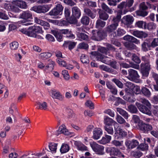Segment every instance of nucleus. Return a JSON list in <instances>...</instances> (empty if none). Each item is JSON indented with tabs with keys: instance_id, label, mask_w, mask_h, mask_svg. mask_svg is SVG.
Here are the masks:
<instances>
[{
	"instance_id": "1",
	"label": "nucleus",
	"mask_w": 158,
	"mask_h": 158,
	"mask_svg": "<svg viewBox=\"0 0 158 158\" xmlns=\"http://www.w3.org/2000/svg\"><path fill=\"white\" fill-rule=\"evenodd\" d=\"M118 24L117 23H112L106 27V31L109 35L110 37L112 39H115L117 37L120 36L125 33V31L123 29L118 28L116 30Z\"/></svg>"
},
{
	"instance_id": "2",
	"label": "nucleus",
	"mask_w": 158,
	"mask_h": 158,
	"mask_svg": "<svg viewBox=\"0 0 158 158\" xmlns=\"http://www.w3.org/2000/svg\"><path fill=\"white\" fill-rule=\"evenodd\" d=\"M106 152L110 153V155L116 156L118 157L124 158V156L122 153L120 151L114 147H107L106 148Z\"/></svg>"
},
{
	"instance_id": "3",
	"label": "nucleus",
	"mask_w": 158,
	"mask_h": 158,
	"mask_svg": "<svg viewBox=\"0 0 158 158\" xmlns=\"http://www.w3.org/2000/svg\"><path fill=\"white\" fill-rule=\"evenodd\" d=\"M90 145L96 154L100 155H102L104 154V147L103 146L99 145L94 142L91 143Z\"/></svg>"
},
{
	"instance_id": "4",
	"label": "nucleus",
	"mask_w": 158,
	"mask_h": 158,
	"mask_svg": "<svg viewBox=\"0 0 158 158\" xmlns=\"http://www.w3.org/2000/svg\"><path fill=\"white\" fill-rule=\"evenodd\" d=\"M91 54L95 56L98 60L105 64H108L110 63V60L109 58L104 56L100 53L96 52H91Z\"/></svg>"
},
{
	"instance_id": "5",
	"label": "nucleus",
	"mask_w": 158,
	"mask_h": 158,
	"mask_svg": "<svg viewBox=\"0 0 158 158\" xmlns=\"http://www.w3.org/2000/svg\"><path fill=\"white\" fill-rule=\"evenodd\" d=\"M19 18L23 19V20L21 21L22 23H24L26 22L29 19L32 18V15L31 13L29 10H26L23 11L19 15Z\"/></svg>"
},
{
	"instance_id": "6",
	"label": "nucleus",
	"mask_w": 158,
	"mask_h": 158,
	"mask_svg": "<svg viewBox=\"0 0 158 158\" xmlns=\"http://www.w3.org/2000/svg\"><path fill=\"white\" fill-rule=\"evenodd\" d=\"M140 67L143 76L144 77H147L149 73L148 71L150 69V63H142Z\"/></svg>"
},
{
	"instance_id": "7",
	"label": "nucleus",
	"mask_w": 158,
	"mask_h": 158,
	"mask_svg": "<svg viewBox=\"0 0 158 158\" xmlns=\"http://www.w3.org/2000/svg\"><path fill=\"white\" fill-rule=\"evenodd\" d=\"M135 105L137 107L139 110L142 113L150 115L151 114V112L149 109L144 105L141 104L140 103L136 102Z\"/></svg>"
},
{
	"instance_id": "8",
	"label": "nucleus",
	"mask_w": 158,
	"mask_h": 158,
	"mask_svg": "<svg viewBox=\"0 0 158 158\" xmlns=\"http://www.w3.org/2000/svg\"><path fill=\"white\" fill-rule=\"evenodd\" d=\"M32 9L37 13H45L49 10V7L47 5L35 6L32 7Z\"/></svg>"
},
{
	"instance_id": "9",
	"label": "nucleus",
	"mask_w": 158,
	"mask_h": 158,
	"mask_svg": "<svg viewBox=\"0 0 158 158\" xmlns=\"http://www.w3.org/2000/svg\"><path fill=\"white\" fill-rule=\"evenodd\" d=\"M134 20V18L132 16L128 15L124 16L123 18L122 21L124 24L128 26L131 24Z\"/></svg>"
},
{
	"instance_id": "10",
	"label": "nucleus",
	"mask_w": 158,
	"mask_h": 158,
	"mask_svg": "<svg viewBox=\"0 0 158 158\" xmlns=\"http://www.w3.org/2000/svg\"><path fill=\"white\" fill-rule=\"evenodd\" d=\"M125 144L127 149H131L137 146L139 143L138 141L135 139L127 140Z\"/></svg>"
},
{
	"instance_id": "11",
	"label": "nucleus",
	"mask_w": 158,
	"mask_h": 158,
	"mask_svg": "<svg viewBox=\"0 0 158 158\" xmlns=\"http://www.w3.org/2000/svg\"><path fill=\"white\" fill-rule=\"evenodd\" d=\"M92 33V35L91 36V38L93 40L96 41H100L102 39L103 35L101 31L93 30Z\"/></svg>"
},
{
	"instance_id": "12",
	"label": "nucleus",
	"mask_w": 158,
	"mask_h": 158,
	"mask_svg": "<svg viewBox=\"0 0 158 158\" xmlns=\"http://www.w3.org/2000/svg\"><path fill=\"white\" fill-rule=\"evenodd\" d=\"M34 21L37 23L43 26L45 30L48 29L50 27V25L48 23L36 17H35Z\"/></svg>"
},
{
	"instance_id": "13",
	"label": "nucleus",
	"mask_w": 158,
	"mask_h": 158,
	"mask_svg": "<svg viewBox=\"0 0 158 158\" xmlns=\"http://www.w3.org/2000/svg\"><path fill=\"white\" fill-rule=\"evenodd\" d=\"M61 134H63L65 135H70V132L66 128L65 126L62 125L59 128L58 130L56 131V134L57 135Z\"/></svg>"
},
{
	"instance_id": "14",
	"label": "nucleus",
	"mask_w": 158,
	"mask_h": 158,
	"mask_svg": "<svg viewBox=\"0 0 158 158\" xmlns=\"http://www.w3.org/2000/svg\"><path fill=\"white\" fill-rule=\"evenodd\" d=\"M102 134V131L100 128H95L93 131V138L95 139H99Z\"/></svg>"
},
{
	"instance_id": "15",
	"label": "nucleus",
	"mask_w": 158,
	"mask_h": 158,
	"mask_svg": "<svg viewBox=\"0 0 158 158\" xmlns=\"http://www.w3.org/2000/svg\"><path fill=\"white\" fill-rule=\"evenodd\" d=\"M139 127L140 130L144 132L150 131L152 129V127L151 125L143 123H139Z\"/></svg>"
},
{
	"instance_id": "16",
	"label": "nucleus",
	"mask_w": 158,
	"mask_h": 158,
	"mask_svg": "<svg viewBox=\"0 0 158 158\" xmlns=\"http://www.w3.org/2000/svg\"><path fill=\"white\" fill-rule=\"evenodd\" d=\"M48 64L44 69V71L46 72H51L54 69L55 64V62L51 59H49L48 60Z\"/></svg>"
},
{
	"instance_id": "17",
	"label": "nucleus",
	"mask_w": 158,
	"mask_h": 158,
	"mask_svg": "<svg viewBox=\"0 0 158 158\" xmlns=\"http://www.w3.org/2000/svg\"><path fill=\"white\" fill-rule=\"evenodd\" d=\"M104 123L108 126L111 125L112 124H114V127L118 125L117 122L107 116H105L104 117Z\"/></svg>"
},
{
	"instance_id": "18",
	"label": "nucleus",
	"mask_w": 158,
	"mask_h": 158,
	"mask_svg": "<svg viewBox=\"0 0 158 158\" xmlns=\"http://www.w3.org/2000/svg\"><path fill=\"white\" fill-rule=\"evenodd\" d=\"M129 77L127 78L129 79H137L139 78V75L137 71L135 70L130 69L128 70Z\"/></svg>"
},
{
	"instance_id": "19",
	"label": "nucleus",
	"mask_w": 158,
	"mask_h": 158,
	"mask_svg": "<svg viewBox=\"0 0 158 158\" xmlns=\"http://www.w3.org/2000/svg\"><path fill=\"white\" fill-rule=\"evenodd\" d=\"M72 16L77 18H79L81 15V11L77 6H75L72 8Z\"/></svg>"
},
{
	"instance_id": "20",
	"label": "nucleus",
	"mask_w": 158,
	"mask_h": 158,
	"mask_svg": "<svg viewBox=\"0 0 158 158\" xmlns=\"http://www.w3.org/2000/svg\"><path fill=\"white\" fill-rule=\"evenodd\" d=\"M84 12L86 15L88 16L92 19H94L96 17L95 12H93L89 8H85L84 10Z\"/></svg>"
},
{
	"instance_id": "21",
	"label": "nucleus",
	"mask_w": 158,
	"mask_h": 158,
	"mask_svg": "<svg viewBox=\"0 0 158 158\" xmlns=\"http://www.w3.org/2000/svg\"><path fill=\"white\" fill-rule=\"evenodd\" d=\"M132 34L134 36L139 38H145L148 36V35L145 32L137 30L133 31Z\"/></svg>"
},
{
	"instance_id": "22",
	"label": "nucleus",
	"mask_w": 158,
	"mask_h": 158,
	"mask_svg": "<svg viewBox=\"0 0 158 158\" xmlns=\"http://www.w3.org/2000/svg\"><path fill=\"white\" fill-rule=\"evenodd\" d=\"M121 65L122 67L125 68L132 67L136 69H139V65L135 64L131 62H129V64L126 63H123L121 64Z\"/></svg>"
},
{
	"instance_id": "23",
	"label": "nucleus",
	"mask_w": 158,
	"mask_h": 158,
	"mask_svg": "<svg viewBox=\"0 0 158 158\" xmlns=\"http://www.w3.org/2000/svg\"><path fill=\"white\" fill-rule=\"evenodd\" d=\"M15 4L21 9H26L27 7L26 2L22 0H18L15 1Z\"/></svg>"
},
{
	"instance_id": "24",
	"label": "nucleus",
	"mask_w": 158,
	"mask_h": 158,
	"mask_svg": "<svg viewBox=\"0 0 158 158\" xmlns=\"http://www.w3.org/2000/svg\"><path fill=\"white\" fill-rule=\"evenodd\" d=\"M124 40L127 41L129 42H131L132 43H135L136 44H138L140 43L139 40H137L135 37L130 35H127L123 37Z\"/></svg>"
},
{
	"instance_id": "25",
	"label": "nucleus",
	"mask_w": 158,
	"mask_h": 158,
	"mask_svg": "<svg viewBox=\"0 0 158 158\" xmlns=\"http://www.w3.org/2000/svg\"><path fill=\"white\" fill-rule=\"evenodd\" d=\"M111 137L110 135H106L105 137H103L102 139L99 141V143L102 144H106L110 142L111 140Z\"/></svg>"
},
{
	"instance_id": "26",
	"label": "nucleus",
	"mask_w": 158,
	"mask_h": 158,
	"mask_svg": "<svg viewBox=\"0 0 158 158\" xmlns=\"http://www.w3.org/2000/svg\"><path fill=\"white\" fill-rule=\"evenodd\" d=\"M51 93V96L52 98L58 99L60 100H62L63 97L62 95L59 92H56V91L54 90H52Z\"/></svg>"
},
{
	"instance_id": "27",
	"label": "nucleus",
	"mask_w": 158,
	"mask_h": 158,
	"mask_svg": "<svg viewBox=\"0 0 158 158\" xmlns=\"http://www.w3.org/2000/svg\"><path fill=\"white\" fill-rule=\"evenodd\" d=\"M115 132H116L117 133H118L119 135L123 137L126 136L127 135L126 132L124 131L122 129L120 128V127L119 126L115 127H114Z\"/></svg>"
},
{
	"instance_id": "28",
	"label": "nucleus",
	"mask_w": 158,
	"mask_h": 158,
	"mask_svg": "<svg viewBox=\"0 0 158 158\" xmlns=\"http://www.w3.org/2000/svg\"><path fill=\"white\" fill-rule=\"evenodd\" d=\"M146 4L147 6L144 2L140 3L139 6V9L145 10H147L148 8H151V5L149 2H147Z\"/></svg>"
},
{
	"instance_id": "29",
	"label": "nucleus",
	"mask_w": 158,
	"mask_h": 158,
	"mask_svg": "<svg viewBox=\"0 0 158 158\" xmlns=\"http://www.w3.org/2000/svg\"><path fill=\"white\" fill-rule=\"evenodd\" d=\"M122 13V11L121 10H119L118 11L116 16L113 18V23L114 24L117 23L118 24L120 19L121 18Z\"/></svg>"
},
{
	"instance_id": "30",
	"label": "nucleus",
	"mask_w": 158,
	"mask_h": 158,
	"mask_svg": "<svg viewBox=\"0 0 158 158\" xmlns=\"http://www.w3.org/2000/svg\"><path fill=\"white\" fill-rule=\"evenodd\" d=\"M147 23L145 22L142 21H139L136 22L135 26L140 28H147Z\"/></svg>"
},
{
	"instance_id": "31",
	"label": "nucleus",
	"mask_w": 158,
	"mask_h": 158,
	"mask_svg": "<svg viewBox=\"0 0 158 158\" xmlns=\"http://www.w3.org/2000/svg\"><path fill=\"white\" fill-rule=\"evenodd\" d=\"M99 18L104 20H107L109 18V15L105 11H100L99 12Z\"/></svg>"
},
{
	"instance_id": "32",
	"label": "nucleus",
	"mask_w": 158,
	"mask_h": 158,
	"mask_svg": "<svg viewBox=\"0 0 158 158\" xmlns=\"http://www.w3.org/2000/svg\"><path fill=\"white\" fill-rule=\"evenodd\" d=\"M69 149V145L66 143H63L60 149V152L62 153H65L68 152Z\"/></svg>"
},
{
	"instance_id": "33",
	"label": "nucleus",
	"mask_w": 158,
	"mask_h": 158,
	"mask_svg": "<svg viewBox=\"0 0 158 158\" xmlns=\"http://www.w3.org/2000/svg\"><path fill=\"white\" fill-rule=\"evenodd\" d=\"M77 35L78 38L80 40H88V36L84 33L79 32Z\"/></svg>"
},
{
	"instance_id": "34",
	"label": "nucleus",
	"mask_w": 158,
	"mask_h": 158,
	"mask_svg": "<svg viewBox=\"0 0 158 158\" xmlns=\"http://www.w3.org/2000/svg\"><path fill=\"white\" fill-rule=\"evenodd\" d=\"M106 22L103 21L101 19H98L96 22V27L98 29H100L103 27L105 26Z\"/></svg>"
},
{
	"instance_id": "35",
	"label": "nucleus",
	"mask_w": 158,
	"mask_h": 158,
	"mask_svg": "<svg viewBox=\"0 0 158 158\" xmlns=\"http://www.w3.org/2000/svg\"><path fill=\"white\" fill-rule=\"evenodd\" d=\"M117 111L120 114L123 116L125 119H127L128 117V114L124 110L121 108H117Z\"/></svg>"
},
{
	"instance_id": "36",
	"label": "nucleus",
	"mask_w": 158,
	"mask_h": 158,
	"mask_svg": "<svg viewBox=\"0 0 158 158\" xmlns=\"http://www.w3.org/2000/svg\"><path fill=\"white\" fill-rule=\"evenodd\" d=\"M75 145L77 146L78 150L80 151L86 150V147L81 143L76 141L75 143Z\"/></svg>"
},
{
	"instance_id": "37",
	"label": "nucleus",
	"mask_w": 158,
	"mask_h": 158,
	"mask_svg": "<svg viewBox=\"0 0 158 158\" xmlns=\"http://www.w3.org/2000/svg\"><path fill=\"white\" fill-rule=\"evenodd\" d=\"M100 68L101 69H102L104 71L108 72H110L114 74H116L117 73V72L116 71L112 69H110V68L108 67L107 66H106L104 65H101L100 66Z\"/></svg>"
},
{
	"instance_id": "38",
	"label": "nucleus",
	"mask_w": 158,
	"mask_h": 158,
	"mask_svg": "<svg viewBox=\"0 0 158 158\" xmlns=\"http://www.w3.org/2000/svg\"><path fill=\"white\" fill-rule=\"evenodd\" d=\"M101 7L106 12L109 14H112L113 12L112 10L104 3H102V4Z\"/></svg>"
},
{
	"instance_id": "39",
	"label": "nucleus",
	"mask_w": 158,
	"mask_h": 158,
	"mask_svg": "<svg viewBox=\"0 0 158 158\" xmlns=\"http://www.w3.org/2000/svg\"><path fill=\"white\" fill-rule=\"evenodd\" d=\"M36 103L38 106L39 109L43 110H46L47 109V105L45 102H43L42 103L38 102Z\"/></svg>"
},
{
	"instance_id": "40",
	"label": "nucleus",
	"mask_w": 158,
	"mask_h": 158,
	"mask_svg": "<svg viewBox=\"0 0 158 158\" xmlns=\"http://www.w3.org/2000/svg\"><path fill=\"white\" fill-rule=\"evenodd\" d=\"M52 56L51 53L48 52L42 53L40 54V57L42 60H46L49 57Z\"/></svg>"
},
{
	"instance_id": "41",
	"label": "nucleus",
	"mask_w": 158,
	"mask_h": 158,
	"mask_svg": "<svg viewBox=\"0 0 158 158\" xmlns=\"http://www.w3.org/2000/svg\"><path fill=\"white\" fill-rule=\"evenodd\" d=\"M57 144L54 143H49L48 147L50 150L55 153L56 152Z\"/></svg>"
},
{
	"instance_id": "42",
	"label": "nucleus",
	"mask_w": 158,
	"mask_h": 158,
	"mask_svg": "<svg viewBox=\"0 0 158 158\" xmlns=\"http://www.w3.org/2000/svg\"><path fill=\"white\" fill-rule=\"evenodd\" d=\"M81 21L83 24L88 25L89 22V18L87 16H83L81 18Z\"/></svg>"
},
{
	"instance_id": "43",
	"label": "nucleus",
	"mask_w": 158,
	"mask_h": 158,
	"mask_svg": "<svg viewBox=\"0 0 158 158\" xmlns=\"http://www.w3.org/2000/svg\"><path fill=\"white\" fill-rule=\"evenodd\" d=\"M30 27L32 29V31L35 32L36 34L43 32L41 28L40 27L34 26Z\"/></svg>"
},
{
	"instance_id": "44",
	"label": "nucleus",
	"mask_w": 158,
	"mask_h": 158,
	"mask_svg": "<svg viewBox=\"0 0 158 158\" xmlns=\"http://www.w3.org/2000/svg\"><path fill=\"white\" fill-rule=\"evenodd\" d=\"M124 46L130 50L134 49L136 48V46L132 43H126L124 44Z\"/></svg>"
},
{
	"instance_id": "45",
	"label": "nucleus",
	"mask_w": 158,
	"mask_h": 158,
	"mask_svg": "<svg viewBox=\"0 0 158 158\" xmlns=\"http://www.w3.org/2000/svg\"><path fill=\"white\" fill-rule=\"evenodd\" d=\"M19 47V44L16 41H14L11 43L10 44V49L12 50H16Z\"/></svg>"
},
{
	"instance_id": "46",
	"label": "nucleus",
	"mask_w": 158,
	"mask_h": 158,
	"mask_svg": "<svg viewBox=\"0 0 158 158\" xmlns=\"http://www.w3.org/2000/svg\"><path fill=\"white\" fill-rule=\"evenodd\" d=\"M136 15L140 16L145 17L147 15V12L139 9L136 12Z\"/></svg>"
},
{
	"instance_id": "47",
	"label": "nucleus",
	"mask_w": 158,
	"mask_h": 158,
	"mask_svg": "<svg viewBox=\"0 0 158 158\" xmlns=\"http://www.w3.org/2000/svg\"><path fill=\"white\" fill-rule=\"evenodd\" d=\"M138 100L142 103L146 105L148 107L151 106V105L149 101L144 98H139Z\"/></svg>"
},
{
	"instance_id": "48",
	"label": "nucleus",
	"mask_w": 158,
	"mask_h": 158,
	"mask_svg": "<svg viewBox=\"0 0 158 158\" xmlns=\"http://www.w3.org/2000/svg\"><path fill=\"white\" fill-rule=\"evenodd\" d=\"M142 93L146 96L149 97L151 95V92L147 88L144 87L142 89Z\"/></svg>"
},
{
	"instance_id": "49",
	"label": "nucleus",
	"mask_w": 158,
	"mask_h": 158,
	"mask_svg": "<svg viewBox=\"0 0 158 158\" xmlns=\"http://www.w3.org/2000/svg\"><path fill=\"white\" fill-rule=\"evenodd\" d=\"M148 144L146 143H141L138 147V148L142 151H146L148 150Z\"/></svg>"
},
{
	"instance_id": "50",
	"label": "nucleus",
	"mask_w": 158,
	"mask_h": 158,
	"mask_svg": "<svg viewBox=\"0 0 158 158\" xmlns=\"http://www.w3.org/2000/svg\"><path fill=\"white\" fill-rule=\"evenodd\" d=\"M116 119L118 123L121 124H123L125 121L123 118L118 114H117L116 117Z\"/></svg>"
},
{
	"instance_id": "51",
	"label": "nucleus",
	"mask_w": 158,
	"mask_h": 158,
	"mask_svg": "<svg viewBox=\"0 0 158 158\" xmlns=\"http://www.w3.org/2000/svg\"><path fill=\"white\" fill-rule=\"evenodd\" d=\"M104 129L107 133L110 135H113L114 133V130L112 127L105 126L104 127Z\"/></svg>"
},
{
	"instance_id": "52",
	"label": "nucleus",
	"mask_w": 158,
	"mask_h": 158,
	"mask_svg": "<svg viewBox=\"0 0 158 158\" xmlns=\"http://www.w3.org/2000/svg\"><path fill=\"white\" fill-rule=\"evenodd\" d=\"M128 108L130 112L132 113H136L138 111L136 107L133 105L129 106H128Z\"/></svg>"
},
{
	"instance_id": "53",
	"label": "nucleus",
	"mask_w": 158,
	"mask_h": 158,
	"mask_svg": "<svg viewBox=\"0 0 158 158\" xmlns=\"http://www.w3.org/2000/svg\"><path fill=\"white\" fill-rule=\"evenodd\" d=\"M132 119L135 123H138V127L139 126V123H142L140 120L139 117L136 115H133L132 117Z\"/></svg>"
},
{
	"instance_id": "54",
	"label": "nucleus",
	"mask_w": 158,
	"mask_h": 158,
	"mask_svg": "<svg viewBox=\"0 0 158 158\" xmlns=\"http://www.w3.org/2000/svg\"><path fill=\"white\" fill-rule=\"evenodd\" d=\"M54 34L58 41L60 42L62 41L61 39L62 38V36L60 33L57 32L55 31Z\"/></svg>"
},
{
	"instance_id": "55",
	"label": "nucleus",
	"mask_w": 158,
	"mask_h": 158,
	"mask_svg": "<svg viewBox=\"0 0 158 158\" xmlns=\"http://www.w3.org/2000/svg\"><path fill=\"white\" fill-rule=\"evenodd\" d=\"M150 45L148 43L144 42L142 44V48L144 51H146L148 50V48L149 47Z\"/></svg>"
},
{
	"instance_id": "56",
	"label": "nucleus",
	"mask_w": 158,
	"mask_h": 158,
	"mask_svg": "<svg viewBox=\"0 0 158 158\" xmlns=\"http://www.w3.org/2000/svg\"><path fill=\"white\" fill-rule=\"evenodd\" d=\"M77 18V17H75L74 16H73L72 15L70 17L67 18V19L68 20L69 23L73 24L76 22V19Z\"/></svg>"
},
{
	"instance_id": "57",
	"label": "nucleus",
	"mask_w": 158,
	"mask_h": 158,
	"mask_svg": "<svg viewBox=\"0 0 158 158\" xmlns=\"http://www.w3.org/2000/svg\"><path fill=\"white\" fill-rule=\"evenodd\" d=\"M112 143L116 147H120L122 145L123 141L114 140L112 142Z\"/></svg>"
},
{
	"instance_id": "58",
	"label": "nucleus",
	"mask_w": 158,
	"mask_h": 158,
	"mask_svg": "<svg viewBox=\"0 0 158 158\" xmlns=\"http://www.w3.org/2000/svg\"><path fill=\"white\" fill-rule=\"evenodd\" d=\"M132 60L135 63L139 64L141 62V60L136 55L133 54L132 56Z\"/></svg>"
},
{
	"instance_id": "59",
	"label": "nucleus",
	"mask_w": 158,
	"mask_h": 158,
	"mask_svg": "<svg viewBox=\"0 0 158 158\" xmlns=\"http://www.w3.org/2000/svg\"><path fill=\"white\" fill-rule=\"evenodd\" d=\"M60 14V13L59 12V11H58L55 7L49 13V15H51L56 16Z\"/></svg>"
},
{
	"instance_id": "60",
	"label": "nucleus",
	"mask_w": 158,
	"mask_h": 158,
	"mask_svg": "<svg viewBox=\"0 0 158 158\" xmlns=\"http://www.w3.org/2000/svg\"><path fill=\"white\" fill-rule=\"evenodd\" d=\"M57 61L60 66H62L63 67L66 66L67 64L66 62L62 59L58 58V59Z\"/></svg>"
},
{
	"instance_id": "61",
	"label": "nucleus",
	"mask_w": 158,
	"mask_h": 158,
	"mask_svg": "<svg viewBox=\"0 0 158 158\" xmlns=\"http://www.w3.org/2000/svg\"><path fill=\"white\" fill-rule=\"evenodd\" d=\"M132 91L136 94H139L140 93V88L138 86H134L133 88Z\"/></svg>"
},
{
	"instance_id": "62",
	"label": "nucleus",
	"mask_w": 158,
	"mask_h": 158,
	"mask_svg": "<svg viewBox=\"0 0 158 158\" xmlns=\"http://www.w3.org/2000/svg\"><path fill=\"white\" fill-rule=\"evenodd\" d=\"M147 28L149 30H151L155 29L156 26L155 24L153 23H149L148 25L147 24Z\"/></svg>"
},
{
	"instance_id": "63",
	"label": "nucleus",
	"mask_w": 158,
	"mask_h": 158,
	"mask_svg": "<svg viewBox=\"0 0 158 158\" xmlns=\"http://www.w3.org/2000/svg\"><path fill=\"white\" fill-rule=\"evenodd\" d=\"M85 105L91 109L94 108V105L90 100H87L85 103Z\"/></svg>"
},
{
	"instance_id": "64",
	"label": "nucleus",
	"mask_w": 158,
	"mask_h": 158,
	"mask_svg": "<svg viewBox=\"0 0 158 158\" xmlns=\"http://www.w3.org/2000/svg\"><path fill=\"white\" fill-rule=\"evenodd\" d=\"M62 74L64 78L65 79H69V76L67 70H63L62 72Z\"/></svg>"
}]
</instances>
